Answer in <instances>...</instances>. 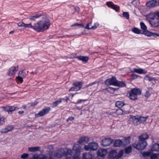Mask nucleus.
<instances>
[{"instance_id":"nucleus-51","label":"nucleus","mask_w":159,"mask_h":159,"mask_svg":"<svg viewBox=\"0 0 159 159\" xmlns=\"http://www.w3.org/2000/svg\"><path fill=\"white\" fill-rule=\"evenodd\" d=\"M16 79L20 83H22L23 81V77L20 76L19 75H18V77H16Z\"/></svg>"},{"instance_id":"nucleus-26","label":"nucleus","mask_w":159,"mask_h":159,"mask_svg":"<svg viewBox=\"0 0 159 159\" xmlns=\"http://www.w3.org/2000/svg\"><path fill=\"white\" fill-rule=\"evenodd\" d=\"M148 137V135L146 134H144L139 136V141H146L145 140Z\"/></svg>"},{"instance_id":"nucleus-13","label":"nucleus","mask_w":159,"mask_h":159,"mask_svg":"<svg viewBox=\"0 0 159 159\" xmlns=\"http://www.w3.org/2000/svg\"><path fill=\"white\" fill-rule=\"evenodd\" d=\"M13 129L14 127L13 125H7L1 129L0 131V132L2 133H5L11 131Z\"/></svg>"},{"instance_id":"nucleus-49","label":"nucleus","mask_w":159,"mask_h":159,"mask_svg":"<svg viewBox=\"0 0 159 159\" xmlns=\"http://www.w3.org/2000/svg\"><path fill=\"white\" fill-rule=\"evenodd\" d=\"M116 11H117L119 10V7L117 6L114 4L113 6L111 8Z\"/></svg>"},{"instance_id":"nucleus-43","label":"nucleus","mask_w":159,"mask_h":159,"mask_svg":"<svg viewBox=\"0 0 159 159\" xmlns=\"http://www.w3.org/2000/svg\"><path fill=\"white\" fill-rule=\"evenodd\" d=\"M140 25L141 28L143 30H146L147 29V27L146 25H145L144 23L141 22Z\"/></svg>"},{"instance_id":"nucleus-39","label":"nucleus","mask_w":159,"mask_h":159,"mask_svg":"<svg viewBox=\"0 0 159 159\" xmlns=\"http://www.w3.org/2000/svg\"><path fill=\"white\" fill-rule=\"evenodd\" d=\"M42 16L41 15L36 14L34 16H30V18L31 20H35V19L39 18Z\"/></svg>"},{"instance_id":"nucleus-20","label":"nucleus","mask_w":159,"mask_h":159,"mask_svg":"<svg viewBox=\"0 0 159 159\" xmlns=\"http://www.w3.org/2000/svg\"><path fill=\"white\" fill-rule=\"evenodd\" d=\"M107 153V150L106 149H100L98 150V156L100 157H103L105 156Z\"/></svg>"},{"instance_id":"nucleus-14","label":"nucleus","mask_w":159,"mask_h":159,"mask_svg":"<svg viewBox=\"0 0 159 159\" xmlns=\"http://www.w3.org/2000/svg\"><path fill=\"white\" fill-rule=\"evenodd\" d=\"M89 138L87 136H84L80 138L78 141V143L80 144L87 143L89 141Z\"/></svg>"},{"instance_id":"nucleus-31","label":"nucleus","mask_w":159,"mask_h":159,"mask_svg":"<svg viewBox=\"0 0 159 159\" xmlns=\"http://www.w3.org/2000/svg\"><path fill=\"white\" fill-rule=\"evenodd\" d=\"M123 142L120 139L116 140L115 141L114 145L116 147H119L122 145Z\"/></svg>"},{"instance_id":"nucleus-59","label":"nucleus","mask_w":159,"mask_h":159,"mask_svg":"<svg viewBox=\"0 0 159 159\" xmlns=\"http://www.w3.org/2000/svg\"><path fill=\"white\" fill-rule=\"evenodd\" d=\"M38 103V102H34L31 103H30L31 106H35Z\"/></svg>"},{"instance_id":"nucleus-53","label":"nucleus","mask_w":159,"mask_h":159,"mask_svg":"<svg viewBox=\"0 0 159 159\" xmlns=\"http://www.w3.org/2000/svg\"><path fill=\"white\" fill-rule=\"evenodd\" d=\"M29 155L26 153H23L21 156V158L23 159H25L28 157Z\"/></svg>"},{"instance_id":"nucleus-38","label":"nucleus","mask_w":159,"mask_h":159,"mask_svg":"<svg viewBox=\"0 0 159 159\" xmlns=\"http://www.w3.org/2000/svg\"><path fill=\"white\" fill-rule=\"evenodd\" d=\"M131 151L132 148L130 146L128 147L125 149V152L126 154H129L131 152Z\"/></svg>"},{"instance_id":"nucleus-41","label":"nucleus","mask_w":159,"mask_h":159,"mask_svg":"<svg viewBox=\"0 0 159 159\" xmlns=\"http://www.w3.org/2000/svg\"><path fill=\"white\" fill-rule=\"evenodd\" d=\"M150 159H157L158 157L159 156L158 154H153L152 155L150 154Z\"/></svg>"},{"instance_id":"nucleus-60","label":"nucleus","mask_w":159,"mask_h":159,"mask_svg":"<svg viewBox=\"0 0 159 159\" xmlns=\"http://www.w3.org/2000/svg\"><path fill=\"white\" fill-rule=\"evenodd\" d=\"M24 112V111H20L18 112V113L19 114H22Z\"/></svg>"},{"instance_id":"nucleus-17","label":"nucleus","mask_w":159,"mask_h":159,"mask_svg":"<svg viewBox=\"0 0 159 159\" xmlns=\"http://www.w3.org/2000/svg\"><path fill=\"white\" fill-rule=\"evenodd\" d=\"M108 158L110 159H117V152L115 150H112L109 153Z\"/></svg>"},{"instance_id":"nucleus-42","label":"nucleus","mask_w":159,"mask_h":159,"mask_svg":"<svg viewBox=\"0 0 159 159\" xmlns=\"http://www.w3.org/2000/svg\"><path fill=\"white\" fill-rule=\"evenodd\" d=\"M122 15L127 19H128L129 18V14L128 12H123L122 14Z\"/></svg>"},{"instance_id":"nucleus-10","label":"nucleus","mask_w":159,"mask_h":159,"mask_svg":"<svg viewBox=\"0 0 159 159\" xmlns=\"http://www.w3.org/2000/svg\"><path fill=\"white\" fill-rule=\"evenodd\" d=\"M98 86V82L95 81L93 82L90 83L86 85L83 89L90 87L89 88L92 90H95Z\"/></svg>"},{"instance_id":"nucleus-24","label":"nucleus","mask_w":159,"mask_h":159,"mask_svg":"<svg viewBox=\"0 0 159 159\" xmlns=\"http://www.w3.org/2000/svg\"><path fill=\"white\" fill-rule=\"evenodd\" d=\"M116 113L119 115L128 114L129 112L128 111H123L122 109H119L116 110Z\"/></svg>"},{"instance_id":"nucleus-23","label":"nucleus","mask_w":159,"mask_h":159,"mask_svg":"<svg viewBox=\"0 0 159 159\" xmlns=\"http://www.w3.org/2000/svg\"><path fill=\"white\" fill-rule=\"evenodd\" d=\"M144 34L148 36H153L154 37H156L158 36V34L154 33H152L148 31H146L144 32Z\"/></svg>"},{"instance_id":"nucleus-29","label":"nucleus","mask_w":159,"mask_h":159,"mask_svg":"<svg viewBox=\"0 0 159 159\" xmlns=\"http://www.w3.org/2000/svg\"><path fill=\"white\" fill-rule=\"evenodd\" d=\"M115 105L116 107L118 108H120L125 105V104L123 102L121 101H117L116 102Z\"/></svg>"},{"instance_id":"nucleus-1","label":"nucleus","mask_w":159,"mask_h":159,"mask_svg":"<svg viewBox=\"0 0 159 159\" xmlns=\"http://www.w3.org/2000/svg\"><path fill=\"white\" fill-rule=\"evenodd\" d=\"M81 147L78 144H75L72 150L67 148H59L54 152V156L58 158L62 159H80V154Z\"/></svg>"},{"instance_id":"nucleus-8","label":"nucleus","mask_w":159,"mask_h":159,"mask_svg":"<svg viewBox=\"0 0 159 159\" xmlns=\"http://www.w3.org/2000/svg\"><path fill=\"white\" fill-rule=\"evenodd\" d=\"M117 80L115 77H112L106 80L105 81V84L107 86L113 85L115 86Z\"/></svg>"},{"instance_id":"nucleus-62","label":"nucleus","mask_w":159,"mask_h":159,"mask_svg":"<svg viewBox=\"0 0 159 159\" xmlns=\"http://www.w3.org/2000/svg\"><path fill=\"white\" fill-rule=\"evenodd\" d=\"M47 159H54L52 157H50L48 158L47 157Z\"/></svg>"},{"instance_id":"nucleus-57","label":"nucleus","mask_w":159,"mask_h":159,"mask_svg":"<svg viewBox=\"0 0 159 159\" xmlns=\"http://www.w3.org/2000/svg\"><path fill=\"white\" fill-rule=\"evenodd\" d=\"M87 100L86 99H79L77 101L78 103H80L82 102H84L87 101Z\"/></svg>"},{"instance_id":"nucleus-9","label":"nucleus","mask_w":159,"mask_h":159,"mask_svg":"<svg viewBox=\"0 0 159 159\" xmlns=\"http://www.w3.org/2000/svg\"><path fill=\"white\" fill-rule=\"evenodd\" d=\"M19 108L17 107L13 106H6L3 107L4 110L7 112L11 114L13 111L15 110H18Z\"/></svg>"},{"instance_id":"nucleus-63","label":"nucleus","mask_w":159,"mask_h":159,"mask_svg":"<svg viewBox=\"0 0 159 159\" xmlns=\"http://www.w3.org/2000/svg\"><path fill=\"white\" fill-rule=\"evenodd\" d=\"M14 31H11V32H9V34H13V33H14Z\"/></svg>"},{"instance_id":"nucleus-12","label":"nucleus","mask_w":159,"mask_h":159,"mask_svg":"<svg viewBox=\"0 0 159 159\" xmlns=\"http://www.w3.org/2000/svg\"><path fill=\"white\" fill-rule=\"evenodd\" d=\"M113 142V140L111 138H105L102 140L101 143L104 146H107L109 145Z\"/></svg>"},{"instance_id":"nucleus-5","label":"nucleus","mask_w":159,"mask_h":159,"mask_svg":"<svg viewBox=\"0 0 159 159\" xmlns=\"http://www.w3.org/2000/svg\"><path fill=\"white\" fill-rule=\"evenodd\" d=\"M147 145L146 141H139L137 143H135L133 144V147L138 150H142L145 148Z\"/></svg>"},{"instance_id":"nucleus-2","label":"nucleus","mask_w":159,"mask_h":159,"mask_svg":"<svg viewBox=\"0 0 159 159\" xmlns=\"http://www.w3.org/2000/svg\"><path fill=\"white\" fill-rule=\"evenodd\" d=\"M147 20L152 26L158 27L159 26V11L150 13L147 17Z\"/></svg>"},{"instance_id":"nucleus-22","label":"nucleus","mask_w":159,"mask_h":159,"mask_svg":"<svg viewBox=\"0 0 159 159\" xmlns=\"http://www.w3.org/2000/svg\"><path fill=\"white\" fill-rule=\"evenodd\" d=\"M76 58L79 60L82 61L84 63H86L89 60L88 57L85 56H78L76 57Z\"/></svg>"},{"instance_id":"nucleus-15","label":"nucleus","mask_w":159,"mask_h":159,"mask_svg":"<svg viewBox=\"0 0 159 159\" xmlns=\"http://www.w3.org/2000/svg\"><path fill=\"white\" fill-rule=\"evenodd\" d=\"M29 159H47V156L45 154H34L33 157Z\"/></svg>"},{"instance_id":"nucleus-40","label":"nucleus","mask_w":159,"mask_h":159,"mask_svg":"<svg viewBox=\"0 0 159 159\" xmlns=\"http://www.w3.org/2000/svg\"><path fill=\"white\" fill-rule=\"evenodd\" d=\"M146 80L150 81L155 80V79L148 75H146L145 77Z\"/></svg>"},{"instance_id":"nucleus-30","label":"nucleus","mask_w":159,"mask_h":159,"mask_svg":"<svg viewBox=\"0 0 159 159\" xmlns=\"http://www.w3.org/2000/svg\"><path fill=\"white\" fill-rule=\"evenodd\" d=\"M152 151H159V144L155 143L154 144L152 148Z\"/></svg>"},{"instance_id":"nucleus-25","label":"nucleus","mask_w":159,"mask_h":159,"mask_svg":"<svg viewBox=\"0 0 159 159\" xmlns=\"http://www.w3.org/2000/svg\"><path fill=\"white\" fill-rule=\"evenodd\" d=\"M125 84L124 82L121 81H118L117 80L115 86H117L119 87H125Z\"/></svg>"},{"instance_id":"nucleus-35","label":"nucleus","mask_w":159,"mask_h":159,"mask_svg":"<svg viewBox=\"0 0 159 159\" xmlns=\"http://www.w3.org/2000/svg\"><path fill=\"white\" fill-rule=\"evenodd\" d=\"M18 75L22 77H25L26 76V74L23 70H21L19 72Z\"/></svg>"},{"instance_id":"nucleus-47","label":"nucleus","mask_w":159,"mask_h":159,"mask_svg":"<svg viewBox=\"0 0 159 159\" xmlns=\"http://www.w3.org/2000/svg\"><path fill=\"white\" fill-rule=\"evenodd\" d=\"M106 4L108 7H111V8L114 5L113 3L111 2H107L106 3Z\"/></svg>"},{"instance_id":"nucleus-34","label":"nucleus","mask_w":159,"mask_h":159,"mask_svg":"<svg viewBox=\"0 0 159 159\" xmlns=\"http://www.w3.org/2000/svg\"><path fill=\"white\" fill-rule=\"evenodd\" d=\"M62 101L61 99H59L57 101L53 102L52 105L54 107H56Z\"/></svg>"},{"instance_id":"nucleus-21","label":"nucleus","mask_w":159,"mask_h":159,"mask_svg":"<svg viewBox=\"0 0 159 159\" xmlns=\"http://www.w3.org/2000/svg\"><path fill=\"white\" fill-rule=\"evenodd\" d=\"M92 22L91 21L90 23L88 24L85 27V28L87 29H95L98 26L99 24L97 23H95L93 26H91V27H89V24H92Z\"/></svg>"},{"instance_id":"nucleus-32","label":"nucleus","mask_w":159,"mask_h":159,"mask_svg":"<svg viewBox=\"0 0 159 159\" xmlns=\"http://www.w3.org/2000/svg\"><path fill=\"white\" fill-rule=\"evenodd\" d=\"M148 118V116L145 117L139 116V123H142L144 122Z\"/></svg>"},{"instance_id":"nucleus-7","label":"nucleus","mask_w":159,"mask_h":159,"mask_svg":"<svg viewBox=\"0 0 159 159\" xmlns=\"http://www.w3.org/2000/svg\"><path fill=\"white\" fill-rule=\"evenodd\" d=\"M97 148V144L95 142L90 143L88 145H85L84 146V149L87 151L96 150Z\"/></svg>"},{"instance_id":"nucleus-56","label":"nucleus","mask_w":159,"mask_h":159,"mask_svg":"<svg viewBox=\"0 0 159 159\" xmlns=\"http://www.w3.org/2000/svg\"><path fill=\"white\" fill-rule=\"evenodd\" d=\"M17 25L19 27H22L24 26V23L23 22H19L17 24Z\"/></svg>"},{"instance_id":"nucleus-37","label":"nucleus","mask_w":159,"mask_h":159,"mask_svg":"<svg viewBox=\"0 0 159 159\" xmlns=\"http://www.w3.org/2000/svg\"><path fill=\"white\" fill-rule=\"evenodd\" d=\"M124 153L123 150H120L118 154H117V159H118L122 156Z\"/></svg>"},{"instance_id":"nucleus-54","label":"nucleus","mask_w":159,"mask_h":159,"mask_svg":"<svg viewBox=\"0 0 159 159\" xmlns=\"http://www.w3.org/2000/svg\"><path fill=\"white\" fill-rule=\"evenodd\" d=\"M131 76L132 79H134L137 78L138 75L135 74H133L131 75Z\"/></svg>"},{"instance_id":"nucleus-19","label":"nucleus","mask_w":159,"mask_h":159,"mask_svg":"<svg viewBox=\"0 0 159 159\" xmlns=\"http://www.w3.org/2000/svg\"><path fill=\"white\" fill-rule=\"evenodd\" d=\"M146 5L148 7H153L155 6H157V4L156 0H151L147 2Z\"/></svg>"},{"instance_id":"nucleus-55","label":"nucleus","mask_w":159,"mask_h":159,"mask_svg":"<svg viewBox=\"0 0 159 159\" xmlns=\"http://www.w3.org/2000/svg\"><path fill=\"white\" fill-rule=\"evenodd\" d=\"M83 25H84L83 24H78V23H75V24L72 25L71 26H83Z\"/></svg>"},{"instance_id":"nucleus-50","label":"nucleus","mask_w":159,"mask_h":159,"mask_svg":"<svg viewBox=\"0 0 159 159\" xmlns=\"http://www.w3.org/2000/svg\"><path fill=\"white\" fill-rule=\"evenodd\" d=\"M5 118L4 117H1L0 118V124L1 125H3L5 123Z\"/></svg>"},{"instance_id":"nucleus-33","label":"nucleus","mask_w":159,"mask_h":159,"mask_svg":"<svg viewBox=\"0 0 159 159\" xmlns=\"http://www.w3.org/2000/svg\"><path fill=\"white\" fill-rule=\"evenodd\" d=\"M132 119L133 121V122L134 124H137L138 122H139V116H133L132 117Z\"/></svg>"},{"instance_id":"nucleus-48","label":"nucleus","mask_w":159,"mask_h":159,"mask_svg":"<svg viewBox=\"0 0 159 159\" xmlns=\"http://www.w3.org/2000/svg\"><path fill=\"white\" fill-rule=\"evenodd\" d=\"M107 90L108 92L111 93H113L115 91V88L112 87H109L107 88Z\"/></svg>"},{"instance_id":"nucleus-44","label":"nucleus","mask_w":159,"mask_h":159,"mask_svg":"<svg viewBox=\"0 0 159 159\" xmlns=\"http://www.w3.org/2000/svg\"><path fill=\"white\" fill-rule=\"evenodd\" d=\"M150 154L151 152L149 151L144 152L142 153V155L143 157L150 156Z\"/></svg>"},{"instance_id":"nucleus-11","label":"nucleus","mask_w":159,"mask_h":159,"mask_svg":"<svg viewBox=\"0 0 159 159\" xmlns=\"http://www.w3.org/2000/svg\"><path fill=\"white\" fill-rule=\"evenodd\" d=\"M50 110V107H46L42 110L39 111L38 113L35 115L36 117H38L39 116H42L48 113Z\"/></svg>"},{"instance_id":"nucleus-58","label":"nucleus","mask_w":159,"mask_h":159,"mask_svg":"<svg viewBox=\"0 0 159 159\" xmlns=\"http://www.w3.org/2000/svg\"><path fill=\"white\" fill-rule=\"evenodd\" d=\"M74 117H69L67 119V121L68 122L69 120H74Z\"/></svg>"},{"instance_id":"nucleus-45","label":"nucleus","mask_w":159,"mask_h":159,"mask_svg":"<svg viewBox=\"0 0 159 159\" xmlns=\"http://www.w3.org/2000/svg\"><path fill=\"white\" fill-rule=\"evenodd\" d=\"M24 27L25 28L28 27V28H31L34 29V25H32L31 23H30L29 24H25L24 23Z\"/></svg>"},{"instance_id":"nucleus-36","label":"nucleus","mask_w":159,"mask_h":159,"mask_svg":"<svg viewBox=\"0 0 159 159\" xmlns=\"http://www.w3.org/2000/svg\"><path fill=\"white\" fill-rule=\"evenodd\" d=\"M132 31L136 34H139L141 33L142 30H140L136 28H134L132 29Z\"/></svg>"},{"instance_id":"nucleus-64","label":"nucleus","mask_w":159,"mask_h":159,"mask_svg":"<svg viewBox=\"0 0 159 159\" xmlns=\"http://www.w3.org/2000/svg\"><path fill=\"white\" fill-rule=\"evenodd\" d=\"M118 88H115V90H117L118 89Z\"/></svg>"},{"instance_id":"nucleus-6","label":"nucleus","mask_w":159,"mask_h":159,"mask_svg":"<svg viewBox=\"0 0 159 159\" xmlns=\"http://www.w3.org/2000/svg\"><path fill=\"white\" fill-rule=\"evenodd\" d=\"M83 82H82L75 81L72 83L74 87H71L69 90L70 91H77L80 90L82 88Z\"/></svg>"},{"instance_id":"nucleus-52","label":"nucleus","mask_w":159,"mask_h":159,"mask_svg":"<svg viewBox=\"0 0 159 159\" xmlns=\"http://www.w3.org/2000/svg\"><path fill=\"white\" fill-rule=\"evenodd\" d=\"M150 93L149 92L146 91L145 94L144 96L145 97L147 98L150 96Z\"/></svg>"},{"instance_id":"nucleus-16","label":"nucleus","mask_w":159,"mask_h":159,"mask_svg":"<svg viewBox=\"0 0 159 159\" xmlns=\"http://www.w3.org/2000/svg\"><path fill=\"white\" fill-rule=\"evenodd\" d=\"M18 66H12L9 70L8 74L9 76H11L15 74L18 70Z\"/></svg>"},{"instance_id":"nucleus-18","label":"nucleus","mask_w":159,"mask_h":159,"mask_svg":"<svg viewBox=\"0 0 159 159\" xmlns=\"http://www.w3.org/2000/svg\"><path fill=\"white\" fill-rule=\"evenodd\" d=\"M133 70V71H132V72H134L140 74H145L147 73V71L140 68L139 69L134 68Z\"/></svg>"},{"instance_id":"nucleus-4","label":"nucleus","mask_w":159,"mask_h":159,"mask_svg":"<svg viewBox=\"0 0 159 159\" xmlns=\"http://www.w3.org/2000/svg\"><path fill=\"white\" fill-rule=\"evenodd\" d=\"M141 94V91L138 89L134 88L131 89L129 97L130 99L135 100L137 99L138 95Z\"/></svg>"},{"instance_id":"nucleus-46","label":"nucleus","mask_w":159,"mask_h":159,"mask_svg":"<svg viewBox=\"0 0 159 159\" xmlns=\"http://www.w3.org/2000/svg\"><path fill=\"white\" fill-rule=\"evenodd\" d=\"M130 139L129 137L125 138V139L124 142L125 144H128L130 143Z\"/></svg>"},{"instance_id":"nucleus-61","label":"nucleus","mask_w":159,"mask_h":159,"mask_svg":"<svg viewBox=\"0 0 159 159\" xmlns=\"http://www.w3.org/2000/svg\"><path fill=\"white\" fill-rule=\"evenodd\" d=\"M26 107V105H23L22 107H23L24 109H25Z\"/></svg>"},{"instance_id":"nucleus-27","label":"nucleus","mask_w":159,"mask_h":159,"mask_svg":"<svg viewBox=\"0 0 159 159\" xmlns=\"http://www.w3.org/2000/svg\"><path fill=\"white\" fill-rule=\"evenodd\" d=\"M92 155L90 153H84L83 154V159H92Z\"/></svg>"},{"instance_id":"nucleus-28","label":"nucleus","mask_w":159,"mask_h":159,"mask_svg":"<svg viewBox=\"0 0 159 159\" xmlns=\"http://www.w3.org/2000/svg\"><path fill=\"white\" fill-rule=\"evenodd\" d=\"M40 148L39 147H30L28 148V150L31 152H35L39 151Z\"/></svg>"},{"instance_id":"nucleus-3","label":"nucleus","mask_w":159,"mask_h":159,"mask_svg":"<svg viewBox=\"0 0 159 159\" xmlns=\"http://www.w3.org/2000/svg\"><path fill=\"white\" fill-rule=\"evenodd\" d=\"M50 25L48 19H46L44 21H40L34 24V29L38 32H43L48 29Z\"/></svg>"}]
</instances>
